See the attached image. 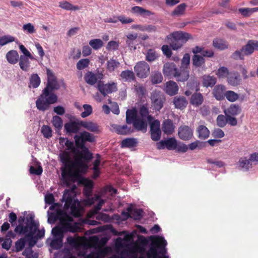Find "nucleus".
Wrapping results in <instances>:
<instances>
[{
    "mask_svg": "<svg viewBox=\"0 0 258 258\" xmlns=\"http://www.w3.org/2000/svg\"><path fill=\"white\" fill-rule=\"evenodd\" d=\"M241 111V109L238 105L232 104L227 109L224 110V112L225 115L236 116L239 114Z\"/></svg>",
    "mask_w": 258,
    "mask_h": 258,
    "instance_id": "obj_27",
    "label": "nucleus"
},
{
    "mask_svg": "<svg viewBox=\"0 0 258 258\" xmlns=\"http://www.w3.org/2000/svg\"><path fill=\"white\" fill-rule=\"evenodd\" d=\"M178 82H183L186 81L189 77V72L187 69L180 68L177 69L174 76Z\"/></svg>",
    "mask_w": 258,
    "mask_h": 258,
    "instance_id": "obj_16",
    "label": "nucleus"
},
{
    "mask_svg": "<svg viewBox=\"0 0 258 258\" xmlns=\"http://www.w3.org/2000/svg\"><path fill=\"white\" fill-rule=\"evenodd\" d=\"M126 211L131 212V217L135 219H140L142 217L143 210L141 209H133L132 205L126 209Z\"/></svg>",
    "mask_w": 258,
    "mask_h": 258,
    "instance_id": "obj_44",
    "label": "nucleus"
},
{
    "mask_svg": "<svg viewBox=\"0 0 258 258\" xmlns=\"http://www.w3.org/2000/svg\"><path fill=\"white\" fill-rule=\"evenodd\" d=\"M90 63V60L88 58L81 59L77 63L76 67L79 70H82L88 67Z\"/></svg>",
    "mask_w": 258,
    "mask_h": 258,
    "instance_id": "obj_54",
    "label": "nucleus"
},
{
    "mask_svg": "<svg viewBox=\"0 0 258 258\" xmlns=\"http://www.w3.org/2000/svg\"><path fill=\"white\" fill-rule=\"evenodd\" d=\"M239 167L244 171H247L252 168V163L250 161V158L247 159L246 158H241L239 160Z\"/></svg>",
    "mask_w": 258,
    "mask_h": 258,
    "instance_id": "obj_40",
    "label": "nucleus"
},
{
    "mask_svg": "<svg viewBox=\"0 0 258 258\" xmlns=\"http://www.w3.org/2000/svg\"><path fill=\"white\" fill-rule=\"evenodd\" d=\"M132 12L135 14L140 15L143 17H147L153 15V13L151 11L139 6H135L133 7L132 8Z\"/></svg>",
    "mask_w": 258,
    "mask_h": 258,
    "instance_id": "obj_35",
    "label": "nucleus"
},
{
    "mask_svg": "<svg viewBox=\"0 0 258 258\" xmlns=\"http://www.w3.org/2000/svg\"><path fill=\"white\" fill-rule=\"evenodd\" d=\"M76 186L74 185L72 189H66L64 191L62 202H64V212L60 210H56V212H50L49 211L47 212L48 223L53 224L58 219L61 220L62 222H66V220L67 221V218L63 219V215H67V213L75 217H79L81 216V205L80 202L76 198ZM68 216H67V217Z\"/></svg>",
    "mask_w": 258,
    "mask_h": 258,
    "instance_id": "obj_2",
    "label": "nucleus"
},
{
    "mask_svg": "<svg viewBox=\"0 0 258 258\" xmlns=\"http://www.w3.org/2000/svg\"><path fill=\"white\" fill-rule=\"evenodd\" d=\"M148 122L149 121L145 119L138 117L133 123V125L136 130L145 133L147 131Z\"/></svg>",
    "mask_w": 258,
    "mask_h": 258,
    "instance_id": "obj_14",
    "label": "nucleus"
},
{
    "mask_svg": "<svg viewBox=\"0 0 258 258\" xmlns=\"http://www.w3.org/2000/svg\"><path fill=\"white\" fill-rule=\"evenodd\" d=\"M213 45L215 48L221 50H224L228 47V43L226 40L218 38L214 39Z\"/></svg>",
    "mask_w": 258,
    "mask_h": 258,
    "instance_id": "obj_30",
    "label": "nucleus"
},
{
    "mask_svg": "<svg viewBox=\"0 0 258 258\" xmlns=\"http://www.w3.org/2000/svg\"><path fill=\"white\" fill-rule=\"evenodd\" d=\"M97 88L104 96H105L108 94L115 92L117 90L116 84L114 82L104 84L102 81L98 82Z\"/></svg>",
    "mask_w": 258,
    "mask_h": 258,
    "instance_id": "obj_10",
    "label": "nucleus"
},
{
    "mask_svg": "<svg viewBox=\"0 0 258 258\" xmlns=\"http://www.w3.org/2000/svg\"><path fill=\"white\" fill-rule=\"evenodd\" d=\"M227 81L228 83L233 86H237L240 84L241 78L238 72H230L227 76Z\"/></svg>",
    "mask_w": 258,
    "mask_h": 258,
    "instance_id": "obj_23",
    "label": "nucleus"
},
{
    "mask_svg": "<svg viewBox=\"0 0 258 258\" xmlns=\"http://www.w3.org/2000/svg\"><path fill=\"white\" fill-rule=\"evenodd\" d=\"M67 221L62 222L61 227H55L52 228L51 233L54 238H62L63 233L68 232L75 233L80 230V224L79 223H72L73 218L67 217Z\"/></svg>",
    "mask_w": 258,
    "mask_h": 258,
    "instance_id": "obj_4",
    "label": "nucleus"
},
{
    "mask_svg": "<svg viewBox=\"0 0 258 258\" xmlns=\"http://www.w3.org/2000/svg\"><path fill=\"white\" fill-rule=\"evenodd\" d=\"M178 136L183 141H188L193 137V130L188 125H181L178 127Z\"/></svg>",
    "mask_w": 258,
    "mask_h": 258,
    "instance_id": "obj_12",
    "label": "nucleus"
},
{
    "mask_svg": "<svg viewBox=\"0 0 258 258\" xmlns=\"http://www.w3.org/2000/svg\"><path fill=\"white\" fill-rule=\"evenodd\" d=\"M40 78L37 74H33L30 78L29 87L33 88H37L40 84Z\"/></svg>",
    "mask_w": 258,
    "mask_h": 258,
    "instance_id": "obj_42",
    "label": "nucleus"
},
{
    "mask_svg": "<svg viewBox=\"0 0 258 258\" xmlns=\"http://www.w3.org/2000/svg\"><path fill=\"white\" fill-rule=\"evenodd\" d=\"M134 70L138 77L145 78L149 75L150 67L146 62L141 61L135 65Z\"/></svg>",
    "mask_w": 258,
    "mask_h": 258,
    "instance_id": "obj_8",
    "label": "nucleus"
},
{
    "mask_svg": "<svg viewBox=\"0 0 258 258\" xmlns=\"http://www.w3.org/2000/svg\"><path fill=\"white\" fill-rule=\"evenodd\" d=\"M28 242L29 248L34 246L37 242L38 238L35 235L25 236V238Z\"/></svg>",
    "mask_w": 258,
    "mask_h": 258,
    "instance_id": "obj_63",
    "label": "nucleus"
},
{
    "mask_svg": "<svg viewBox=\"0 0 258 258\" xmlns=\"http://www.w3.org/2000/svg\"><path fill=\"white\" fill-rule=\"evenodd\" d=\"M89 45L94 50H98L103 45V42L100 39H91L89 41Z\"/></svg>",
    "mask_w": 258,
    "mask_h": 258,
    "instance_id": "obj_50",
    "label": "nucleus"
},
{
    "mask_svg": "<svg viewBox=\"0 0 258 258\" xmlns=\"http://www.w3.org/2000/svg\"><path fill=\"white\" fill-rule=\"evenodd\" d=\"M239 95L235 92L228 90L225 92V98L229 102H234L239 98Z\"/></svg>",
    "mask_w": 258,
    "mask_h": 258,
    "instance_id": "obj_46",
    "label": "nucleus"
},
{
    "mask_svg": "<svg viewBox=\"0 0 258 258\" xmlns=\"http://www.w3.org/2000/svg\"><path fill=\"white\" fill-rule=\"evenodd\" d=\"M60 86L56 78L47 80L46 87L36 101L37 108L42 111L48 110L51 104L56 103L57 97L52 92L59 89Z\"/></svg>",
    "mask_w": 258,
    "mask_h": 258,
    "instance_id": "obj_3",
    "label": "nucleus"
},
{
    "mask_svg": "<svg viewBox=\"0 0 258 258\" xmlns=\"http://www.w3.org/2000/svg\"><path fill=\"white\" fill-rule=\"evenodd\" d=\"M104 75L101 72L94 73L92 71H88L85 73L84 78L87 84L93 86L101 81Z\"/></svg>",
    "mask_w": 258,
    "mask_h": 258,
    "instance_id": "obj_9",
    "label": "nucleus"
},
{
    "mask_svg": "<svg viewBox=\"0 0 258 258\" xmlns=\"http://www.w3.org/2000/svg\"><path fill=\"white\" fill-rule=\"evenodd\" d=\"M158 57L157 53L153 49H149L146 54V60L148 61H153Z\"/></svg>",
    "mask_w": 258,
    "mask_h": 258,
    "instance_id": "obj_58",
    "label": "nucleus"
},
{
    "mask_svg": "<svg viewBox=\"0 0 258 258\" xmlns=\"http://www.w3.org/2000/svg\"><path fill=\"white\" fill-rule=\"evenodd\" d=\"M155 243L158 245V247L161 249L159 253L161 255L159 256L161 257L167 256V255H165L167 253V249L165 246L167 245V242L165 239L163 237L157 236L155 237Z\"/></svg>",
    "mask_w": 258,
    "mask_h": 258,
    "instance_id": "obj_20",
    "label": "nucleus"
},
{
    "mask_svg": "<svg viewBox=\"0 0 258 258\" xmlns=\"http://www.w3.org/2000/svg\"><path fill=\"white\" fill-rule=\"evenodd\" d=\"M166 148L169 150H175L177 146V141L174 138H168L165 140Z\"/></svg>",
    "mask_w": 258,
    "mask_h": 258,
    "instance_id": "obj_48",
    "label": "nucleus"
},
{
    "mask_svg": "<svg viewBox=\"0 0 258 258\" xmlns=\"http://www.w3.org/2000/svg\"><path fill=\"white\" fill-rule=\"evenodd\" d=\"M120 77L125 82H131L135 79L134 72L130 70H125L121 72Z\"/></svg>",
    "mask_w": 258,
    "mask_h": 258,
    "instance_id": "obj_39",
    "label": "nucleus"
},
{
    "mask_svg": "<svg viewBox=\"0 0 258 258\" xmlns=\"http://www.w3.org/2000/svg\"><path fill=\"white\" fill-rule=\"evenodd\" d=\"M26 242L25 238H21L17 241L15 243L16 251L19 252L22 250L25 246Z\"/></svg>",
    "mask_w": 258,
    "mask_h": 258,
    "instance_id": "obj_57",
    "label": "nucleus"
},
{
    "mask_svg": "<svg viewBox=\"0 0 258 258\" xmlns=\"http://www.w3.org/2000/svg\"><path fill=\"white\" fill-rule=\"evenodd\" d=\"M190 62V55L188 53H185L181 60L180 68L187 69V67Z\"/></svg>",
    "mask_w": 258,
    "mask_h": 258,
    "instance_id": "obj_64",
    "label": "nucleus"
},
{
    "mask_svg": "<svg viewBox=\"0 0 258 258\" xmlns=\"http://www.w3.org/2000/svg\"><path fill=\"white\" fill-rule=\"evenodd\" d=\"M150 123L151 138L154 141H158L161 135L160 121L158 120H154Z\"/></svg>",
    "mask_w": 258,
    "mask_h": 258,
    "instance_id": "obj_11",
    "label": "nucleus"
},
{
    "mask_svg": "<svg viewBox=\"0 0 258 258\" xmlns=\"http://www.w3.org/2000/svg\"><path fill=\"white\" fill-rule=\"evenodd\" d=\"M138 116L140 118L145 119L148 121L149 123L152 122L154 119L153 117L149 114L148 108L145 105H142L139 108V115Z\"/></svg>",
    "mask_w": 258,
    "mask_h": 258,
    "instance_id": "obj_25",
    "label": "nucleus"
},
{
    "mask_svg": "<svg viewBox=\"0 0 258 258\" xmlns=\"http://www.w3.org/2000/svg\"><path fill=\"white\" fill-rule=\"evenodd\" d=\"M6 58L10 63L14 64L18 61L19 55L16 50H12L8 52Z\"/></svg>",
    "mask_w": 258,
    "mask_h": 258,
    "instance_id": "obj_33",
    "label": "nucleus"
},
{
    "mask_svg": "<svg viewBox=\"0 0 258 258\" xmlns=\"http://www.w3.org/2000/svg\"><path fill=\"white\" fill-rule=\"evenodd\" d=\"M247 50L250 52V54H252L254 50H258V41L250 40H249L246 43Z\"/></svg>",
    "mask_w": 258,
    "mask_h": 258,
    "instance_id": "obj_47",
    "label": "nucleus"
},
{
    "mask_svg": "<svg viewBox=\"0 0 258 258\" xmlns=\"http://www.w3.org/2000/svg\"><path fill=\"white\" fill-rule=\"evenodd\" d=\"M80 122L69 121L64 124V129L66 133L69 135L77 134L80 130Z\"/></svg>",
    "mask_w": 258,
    "mask_h": 258,
    "instance_id": "obj_19",
    "label": "nucleus"
},
{
    "mask_svg": "<svg viewBox=\"0 0 258 258\" xmlns=\"http://www.w3.org/2000/svg\"><path fill=\"white\" fill-rule=\"evenodd\" d=\"M186 5L184 3H182L178 5L171 13L173 16H181L184 15Z\"/></svg>",
    "mask_w": 258,
    "mask_h": 258,
    "instance_id": "obj_43",
    "label": "nucleus"
},
{
    "mask_svg": "<svg viewBox=\"0 0 258 258\" xmlns=\"http://www.w3.org/2000/svg\"><path fill=\"white\" fill-rule=\"evenodd\" d=\"M59 7L66 10L76 11L80 9L77 6H73L67 1H62L59 3Z\"/></svg>",
    "mask_w": 258,
    "mask_h": 258,
    "instance_id": "obj_45",
    "label": "nucleus"
},
{
    "mask_svg": "<svg viewBox=\"0 0 258 258\" xmlns=\"http://www.w3.org/2000/svg\"><path fill=\"white\" fill-rule=\"evenodd\" d=\"M92 187V182L89 181L86 185L84 190V192L87 198L85 201L86 205H92L94 204L95 202L98 201L97 205L90 211V212L92 215H95L97 214L98 211L101 209L102 205L105 203V201L104 200L100 199V196L97 195H94L93 197H90L91 194V189Z\"/></svg>",
    "mask_w": 258,
    "mask_h": 258,
    "instance_id": "obj_6",
    "label": "nucleus"
},
{
    "mask_svg": "<svg viewBox=\"0 0 258 258\" xmlns=\"http://www.w3.org/2000/svg\"><path fill=\"white\" fill-rule=\"evenodd\" d=\"M151 100L154 109L156 111H160L163 106L165 98L164 94L159 91L155 90L151 94Z\"/></svg>",
    "mask_w": 258,
    "mask_h": 258,
    "instance_id": "obj_7",
    "label": "nucleus"
},
{
    "mask_svg": "<svg viewBox=\"0 0 258 258\" xmlns=\"http://www.w3.org/2000/svg\"><path fill=\"white\" fill-rule=\"evenodd\" d=\"M41 131L45 138L49 139L51 137L52 130L49 126L45 125H43L41 127Z\"/></svg>",
    "mask_w": 258,
    "mask_h": 258,
    "instance_id": "obj_59",
    "label": "nucleus"
},
{
    "mask_svg": "<svg viewBox=\"0 0 258 258\" xmlns=\"http://www.w3.org/2000/svg\"><path fill=\"white\" fill-rule=\"evenodd\" d=\"M52 123L54 127L58 131L60 130L62 127V120L57 115L53 116Z\"/></svg>",
    "mask_w": 258,
    "mask_h": 258,
    "instance_id": "obj_52",
    "label": "nucleus"
},
{
    "mask_svg": "<svg viewBox=\"0 0 258 258\" xmlns=\"http://www.w3.org/2000/svg\"><path fill=\"white\" fill-rule=\"evenodd\" d=\"M50 245L53 249H58L60 248L62 246V238H54L52 240Z\"/></svg>",
    "mask_w": 258,
    "mask_h": 258,
    "instance_id": "obj_55",
    "label": "nucleus"
},
{
    "mask_svg": "<svg viewBox=\"0 0 258 258\" xmlns=\"http://www.w3.org/2000/svg\"><path fill=\"white\" fill-rule=\"evenodd\" d=\"M205 63V58L198 54H195L192 58V63L196 68H200L204 65Z\"/></svg>",
    "mask_w": 258,
    "mask_h": 258,
    "instance_id": "obj_41",
    "label": "nucleus"
},
{
    "mask_svg": "<svg viewBox=\"0 0 258 258\" xmlns=\"http://www.w3.org/2000/svg\"><path fill=\"white\" fill-rule=\"evenodd\" d=\"M216 122L219 127H224L227 124V116L222 114L219 115L217 117Z\"/></svg>",
    "mask_w": 258,
    "mask_h": 258,
    "instance_id": "obj_60",
    "label": "nucleus"
},
{
    "mask_svg": "<svg viewBox=\"0 0 258 258\" xmlns=\"http://www.w3.org/2000/svg\"><path fill=\"white\" fill-rule=\"evenodd\" d=\"M177 69V68L174 62H168L163 65V73L165 76L171 77L174 76Z\"/></svg>",
    "mask_w": 258,
    "mask_h": 258,
    "instance_id": "obj_15",
    "label": "nucleus"
},
{
    "mask_svg": "<svg viewBox=\"0 0 258 258\" xmlns=\"http://www.w3.org/2000/svg\"><path fill=\"white\" fill-rule=\"evenodd\" d=\"M173 103L176 108L182 110L186 107L188 102L184 97L177 96L174 98Z\"/></svg>",
    "mask_w": 258,
    "mask_h": 258,
    "instance_id": "obj_24",
    "label": "nucleus"
},
{
    "mask_svg": "<svg viewBox=\"0 0 258 258\" xmlns=\"http://www.w3.org/2000/svg\"><path fill=\"white\" fill-rule=\"evenodd\" d=\"M151 81L153 84H159L162 81L163 77L161 73L158 72H153L150 77Z\"/></svg>",
    "mask_w": 258,
    "mask_h": 258,
    "instance_id": "obj_49",
    "label": "nucleus"
},
{
    "mask_svg": "<svg viewBox=\"0 0 258 258\" xmlns=\"http://www.w3.org/2000/svg\"><path fill=\"white\" fill-rule=\"evenodd\" d=\"M80 124L81 126L91 132L98 134L100 132L99 125L97 123L92 121H80Z\"/></svg>",
    "mask_w": 258,
    "mask_h": 258,
    "instance_id": "obj_21",
    "label": "nucleus"
},
{
    "mask_svg": "<svg viewBox=\"0 0 258 258\" xmlns=\"http://www.w3.org/2000/svg\"><path fill=\"white\" fill-rule=\"evenodd\" d=\"M29 58V57H26V56H20V57L19 66L25 72H28L30 69V62Z\"/></svg>",
    "mask_w": 258,
    "mask_h": 258,
    "instance_id": "obj_34",
    "label": "nucleus"
},
{
    "mask_svg": "<svg viewBox=\"0 0 258 258\" xmlns=\"http://www.w3.org/2000/svg\"><path fill=\"white\" fill-rule=\"evenodd\" d=\"M137 111L135 108L127 109L126 111V122L127 124H133L138 117Z\"/></svg>",
    "mask_w": 258,
    "mask_h": 258,
    "instance_id": "obj_31",
    "label": "nucleus"
},
{
    "mask_svg": "<svg viewBox=\"0 0 258 258\" xmlns=\"http://www.w3.org/2000/svg\"><path fill=\"white\" fill-rule=\"evenodd\" d=\"M22 254L26 258H38V254L34 253L31 248H26Z\"/></svg>",
    "mask_w": 258,
    "mask_h": 258,
    "instance_id": "obj_61",
    "label": "nucleus"
},
{
    "mask_svg": "<svg viewBox=\"0 0 258 258\" xmlns=\"http://www.w3.org/2000/svg\"><path fill=\"white\" fill-rule=\"evenodd\" d=\"M138 144L137 139L136 138H126L123 140L121 143L122 148H133L137 146Z\"/></svg>",
    "mask_w": 258,
    "mask_h": 258,
    "instance_id": "obj_38",
    "label": "nucleus"
},
{
    "mask_svg": "<svg viewBox=\"0 0 258 258\" xmlns=\"http://www.w3.org/2000/svg\"><path fill=\"white\" fill-rule=\"evenodd\" d=\"M226 91V88L224 85H218L214 87L212 93L217 100H222L225 98Z\"/></svg>",
    "mask_w": 258,
    "mask_h": 258,
    "instance_id": "obj_18",
    "label": "nucleus"
},
{
    "mask_svg": "<svg viewBox=\"0 0 258 258\" xmlns=\"http://www.w3.org/2000/svg\"><path fill=\"white\" fill-rule=\"evenodd\" d=\"M145 249L143 247H134L127 251V256L128 258H138V253H144Z\"/></svg>",
    "mask_w": 258,
    "mask_h": 258,
    "instance_id": "obj_36",
    "label": "nucleus"
},
{
    "mask_svg": "<svg viewBox=\"0 0 258 258\" xmlns=\"http://www.w3.org/2000/svg\"><path fill=\"white\" fill-rule=\"evenodd\" d=\"M247 45L243 46L240 49L236 50L231 55V57L234 60H243L245 56L250 55V53L247 50Z\"/></svg>",
    "mask_w": 258,
    "mask_h": 258,
    "instance_id": "obj_13",
    "label": "nucleus"
},
{
    "mask_svg": "<svg viewBox=\"0 0 258 258\" xmlns=\"http://www.w3.org/2000/svg\"><path fill=\"white\" fill-rule=\"evenodd\" d=\"M172 38L185 43L190 37V35L181 31H176L171 34Z\"/></svg>",
    "mask_w": 258,
    "mask_h": 258,
    "instance_id": "obj_26",
    "label": "nucleus"
},
{
    "mask_svg": "<svg viewBox=\"0 0 258 258\" xmlns=\"http://www.w3.org/2000/svg\"><path fill=\"white\" fill-rule=\"evenodd\" d=\"M178 86L177 83L173 81H169L166 84L165 92L170 96H173L177 94Z\"/></svg>",
    "mask_w": 258,
    "mask_h": 258,
    "instance_id": "obj_22",
    "label": "nucleus"
},
{
    "mask_svg": "<svg viewBox=\"0 0 258 258\" xmlns=\"http://www.w3.org/2000/svg\"><path fill=\"white\" fill-rule=\"evenodd\" d=\"M198 133V137L201 140L207 139L210 135V131L208 128L204 125H200L196 130Z\"/></svg>",
    "mask_w": 258,
    "mask_h": 258,
    "instance_id": "obj_29",
    "label": "nucleus"
},
{
    "mask_svg": "<svg viewBox=\"0 0 258 258\" xmlns=\"http://www.w3.org/2000/svg\"><path fill=\"white\" fill-rule=\"evenodd\" d=\"M216 83V78L210 75L204 76L203 78V84L204 87H212Z\"/></svg>",
    "mask_w": 258,
    "mask_h": 258,
    "instance_id": "obj_37",
    "label": "nucleus"
},
{
    "mask_svg": "<svg viewBox=\"0 0 258 258\" xmlns=\"http://www.w3.org/2000/svg\"><path fill=\"white\" fill-rule=\"evenodd\" d=\"M162 128L164 134L169 135L174 131L175 126L171 120L167 119L163 122Z\"/></svg>",
    "mask_w": 258,
    "mask_h": 258,
    "instance_id": "obj_28",
    "label": "nucleus"
},
{
    "mask_svg": "<svg viewBox=\"0 0 258 258\" xmlns=\"http://www.w3.org/2000/svg\"><path fill=\"white\" fill-rule=\"evenodd\" d=\"M107 70L110 72H112L114 71V70L116 68H117L120 63L113 59H110L107 62Z\"/></svg>",
    "mask_w": 258,
    "mask_h": 258,
    "instance_id": "obj_51",
    "label": "nucleus"
},
{
    "mask_svg": "<svg viewBox=\"0 0 258 258\" xmlns=\"http://www.w3.org/2000/svg\"><path fill=\"white\" fill-rule=\"evenodd\" d=\"M112 127L118 134L122 135L131 134L134 131V128H133L131 126H128L126 124L122 125L112 124Z\"/></svg>",
    "mask_w": 258,
    "mask_h": 258,
    "instance_id": "obj_17",
    "label": "nucleus"
},
{
    "mask_svg": "<svg viewBox=\"0 0 258 258\" xmlns=\"http://www.w3.org/2000/svg\"><path fill=\"white\" fill-rule=\"evenodd\" d=\"M76 147L74 142L67 139L65 146L68 150H71L76 155L75 161L71 158L69 151H64L59 154V160L62 163L60 168L61 175L64 182L69 185L70 182L75 181L81 173H85L88 169V163L93 158V154L85 146L87 142H95V136L87 132L83 131L74 136Z\"/></svg>",
    "mask_w": 258,
    "mask_h": 258,
    "instance_id": "obj_1",
    "label": "nucleus"
},
{
    "mask_svg": "<svg viewBox=\"0 0 258 258\" xmlns=\"http://www.w3.org/2000/svg\"><path fill=\"white\" fill-rule=\"evenodd\" d=\"M84 111L81 114V116L83 118L89 116L92 113V107L90 105L84 104L83 106Z\"/></svg>",
    "mask_w": 258,
    "mask_h": 258,
    "instance_id": "obj_62",
    "label": "nucleus"
},
{
    "mask_svg": "<svg viewBox=\"0 0 258 258\" xmlns=\"http://www.w3.org/2000/svg\"><path fill=\"white\" fill-rule=\"evenodd\" d=\"M230 73L227 68L224 67H220L217 71L216 75L219 78L227 77Z\"/></svg>",
    "mask_w": 258,
    "mask_h": 258,
    "instance_id": "obj_56",
    "label": "nucleus"
},
{
    "mask_svg": "<svg viewBox=\"0 0 258 258\" xmlns=\"http://www.w3.org/2000/svg\"><path fill=\"white\" fill-rule=\"evenodd\" d=\"M24 225H17L15 231L20 234H25V236L34 235L39 228L38 222L34 220V215L30 214L26 217Z\"/></svg>",
    "mask_w": 258,
    "mask_h": 258,
    "instance_id": "obj_5",
    "label": "nucleus"
},
{
    "mask_svg": "<svg viewBox=\"0 0 258 258\" xmlns=\"http://www.w3.org/2000/svg\"><path fill=\"white\" fill-rule=\"evenodd\" d=\"M15 38L11 35H7L1 37L0 45L4 46L9 43L15 41Z\"/></svg>",
    "mask_w": 258,
    "mask_h": 258,
    "instance_id": "obj_53",
    "label": "nucleus"
},
{
    "mask_svg": "<svg viewBox=\"0 0 258 258\" xmlns=\"http://www.w3.org/2000/svg\"><path fill=\"white\" fill-rule=\"evenodd\" d=\"M203 101L202 94L200 93H195L191 95L190 103L192 105L198 107L203 103Z\"/></svg>",
    "mask_w": 258,
    "mask_h": 258,
    "instance_id": "obj_32",
    "label": "nucleus"
}]
</instances>
